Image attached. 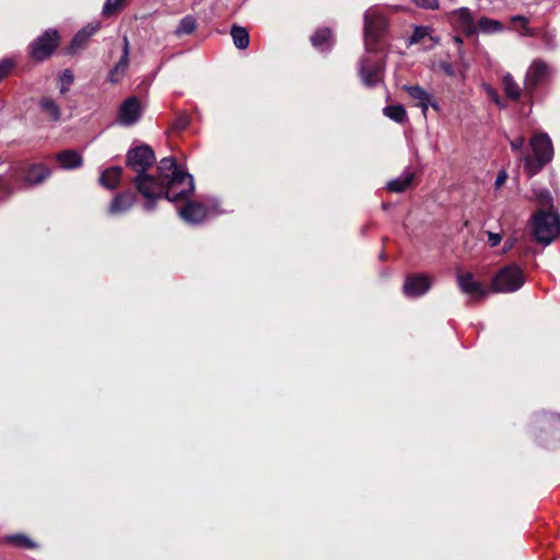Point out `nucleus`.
<instances>
[{
	"instance_id": "40",
	"label": "nucleus",
	"mask_w": 560,
	"mask_h": 560,
	"mask_svg": "<svg viewBox=\"0 0 560 560\" xmlns=\"http://www.w3.org/2000/svg\"><path fill=\"white\" fill-rule=\"evenodd\" d=\"M524 143H525V139L523 137H517L510 141L511 149L514 152H522Z\"/></svg>"
},
{
	"instance_id": "1",
	"label": "nucleus",
	"mask_w": 560,
	"mask_h": 560,
	"mask_svg": "<svg viewBox=\"0 0 560 560\" xmlns=\"http://www.w3.org/2000/svg\"><path fill=\"white\" fill-rule=\"evenodd\" d=\"M158 172L159 177L144 172L131 179L137 191L145 198L143 209L147 212H152L162 198L171 202L186 200L195 190L192 175L184 171L174 158H163L159 162Z\"/></svg>"
},
{
	"instance_id": "35",
	"label": "nucleus",
	"mask_w": 560,
	"mask_h": 560,
	"mask_svg": "<svg viewBox=\"0 0 560 560\" xmlns=\"http://www.w3.org/2000/svg\"><path fill=\"white\" fill-rule=\"evenodd\" d=\"M60 81V94H66L69 90V86L74 81V75L70 69H65L59 75Z\"/></svg>"
},
{
	"instance_id": "12",
	"label": "nucleus",
	"mask_w": 560,
	"mask_h": 560,
	"mask_svg": "<svg viewBox=\"0 0 560 560\" xmlns=\"http://www.w3.org/2000/svg\"><path fill=\"white\" fill-rule=\"evenodd\" d=\"M142 114L140 100L137 96H129L118 108L117 122L124 127H131L141 119Z\"/></svg>"
},
{
	"instance_id": "18",
	"label": "nucleus",
	"mask_w": 560,
	"mask_h": 560,
	"mask_svg": "<svg viewBox=\"0 0 560 560\" xmlns=\"http://www.w3.org/2000/svg\"><path fill=\"white\" fill-rule=\"evenodd\" d=\"M98 24H89L80 30L72 38L70 45L67 48L69 55L77 54L88 43L90 37L98 30Z\"/></svg>"
},
{
	"instance_id": "48",
	"label": "nucleus",
	"mask_w": 560,
	"mask_h": 560,
	"mask_svg": "<svg viewBox=\"0 0 560 560\" xmlns=\"http://www.w3.org/2000/svg\"><path fill=\"white\" fill-rule=\"evenodd\" d=\"M430 106H431L434 110H436V112H439V110H440V105H439V103H438L436 101H434V100H433V97H432V98H430Z\"/></svg>"
},
{
	"instance_id": "37",
	"label": "nucleus",
	"mask_w": 560,
	"mask_h": 560,
	"mask_svg": "<svg viewBox=\"0 0 560 560\" xmlns=\"http://www.w3.org/2000/svg\"><path fill=\"white\" fill-rule=\"evenodd\" d=\"M15 62L11 58L0 60V81L5 78L9 72L14 68Z\"/></svg>"
},
{
	"instance_id": "7",
	"label": "nucleus",
	"mask_w": 560,
	"mask_h": 560,
	"mask_svg": "<svg viewBox=\"0 0 560 560\" xmlns=\"http://www.w3.org/2000/svg\"><path fill=\"white\" fill-rule=\"evenodd\" d=\"M555 70L546 61L541 59H535L528 67L525 79L524 89L529 95H533L539 85L548 83Z\"/></svg>"
},
{
	"instance_id": "13",
	"label": "nucleus",
	"mask_w": 560,
	"mask_h": 560,
	"mask_svg": "<svg viewBox=\"0 0 560 560\" xmlns=\"http://www.w3.org/2000/svg\"><path fill=\"white\" fill-rule=\"evenodd\" d=\"M456 281L459 290L468 295L471 301L483 299L488 295V290L481 282L476 280L474 275L469 271L457 272Z\"/></svg>"
},
{
	"instance_id": "47",
	"label": "nucleus",
	"mask_w": 560,
	"mask_h": 560,
	"mask_svg": "<svg viewBox=\"0 0 560 560\" xmlns=\"http://www.w3.org/2000/svg\"><path fill=\"white\" fill-rule=\"evenodd\" d=\"M513 246H514V242L512 240L506 241L504 244L503 252L505 253V252L510 250Z\"/></svg>"
},
{
	"instance_id": "28",
	"label": "nucleus",
	"mask_w": 560,
	"mask_h": 560,
	"mask_svg": "<svg viewBox=\"0 0 560 560\" xmlns=\"http://www.w3.org/2000/svg\"><path fill=\"white\" fill-rule=\"evenodd\" d=\"M425 37H429L433 44H438L440 42L439 37L432 35V28L430 26H415L413 32L408 39V45L418 44Z\"/></svg>"
},
{
	"instance_id": "42",
	"label": "nucleus",
	"mask_w": 560,
	"mask_h": 560,
	"mask_svg": "<svg viewBox=\"0 0 560 560\" xmlns=\"http://www.w3.org/2000/svg\"><path fill=\"white\" fill-rule=\"evenodd\" d=\"M439 67L448 77H453L455 74L453 66L446 61H441Z\"/></svg>"
},
{
	"instance_id": "8",
	"label": "nucleus",
	"mask_w": 560,
	"mask_h": 560,
	"mask_svg": "<svg viewBox=\"0 0 560 560\" xmlns=\"http://www.w3.org/2000/svg\"><path fill=\"white\" fill-rule=\"evenodd\" d=\"M222 213L218 208V202L212 201L210 207H206L200 202H187L178 210L179 217L188 224L197 225L205 222L207 219Z\"/></svg>"
},
{
	"instance_id": "38",
	"label": "nucleus",
	"mask_w": 560,
	"mask_h": 560,
	"mask_svg": "<svg viewBox=\"0 0 560 560\" xmlns=\"http://www.w3.org/2000/svg\"><path fill=\"white\" fill-rule=\"evenodd\" d=\"M189 124L190 118L187 115L183 114L175 119L174 128L177 130H184L189 126Z\"/></svg>"
},
{
	"instance_id": "30",
	"label": "nucleus",
	"mask_w": 560,
	"mask_h": 560,
	"mask_svg": "<svg viewBox=\"0 0 560 560\" xmlns=\"http://www.w3.org/2000/svg\"><path fill=\"white\" fill-rule=\"evenodd\" d=\"M197 20L194 15L187 14L183 19H180L177 27L174 31V34L177 37L189 35L196 31Z\"/></svg>"
},
{
	"instance_id": "25",
	"label": "nucleus",
	"mask_w": 560,
	"mask_h": 560,
	"mask_svg": "<svg viewBox=\"0 0 560 560\" xmlns=\"http://www.w3.org/2000/svg\"><path fill=\"white\" fill-rule=\"evenodd\" d=\"M231 36L233 39V44L237 49L244 50L248 47L249 44V35L245 27L240 25H232L231 27Z\"/></svg>"
},
{
	"instance_id": "11",
	"label": "nucleus",
	"mask_w": 560,
	"mask_h": 560,
	"mask_svg": "<svg viewBox=\"0 0 560 560\" xmlns=\"http://www.w3.org/2000/svg\"><path fill=\"white\" fill-rule=\"evenodd\" d=\"M359 74L365 86H375L383 80L384 61L382 59L362 57L359 65Z\"/></svg>"
},
{
	"instance_id": "16",
	"label": "nucleus",
	"mask_w": 560,
	"mask_h": 560,
	"mask_svg": "<svg viewBox=\"0 0 560 560\" xmlns=\"http://www.w3.org/2000/svg\"><path fill=\"white\" fill-rule=\"evenodd\" d=\"M122 54L119 61L109 70L108 81L116 84L122 80L129 66L130 44L127 36L122 39Z\"/></svg>"
},
{
	"instance_id": "23",
	"label": "nucleus",
	"mask_w": 560,
	"mask_h": 560,
	"mask_svg": "<svg viewBox=\"0 0 560 560\" xmlns=\"http://www.w3.org/2000/svg\"><path fill=\"white\" fill-rule=\"evenodd\" d=\"M405 89L411 98L418 101V106L421 108L423 115L425 116L430 106V98H432V94L427 92L422 86L418 84L406 86Z\"/></svg>"
},
{
	"instance_id": "3",
	"label": "nucleus",
	"mask_w": 560,
	"mask_h": 560,
	"mask_svg": "<svg viewBox=\"0 0 560 560\" xmlns=\"http://www.w3.org/2000/svg\"><path fill=\"white\" fill-rule=\"evenodd\" d=\"M533 235L535 240L547 246L551 244L560 233V214L557 209H539L532 219Z\"/></svg>"
},
{
	"instance_id": "21",
	"label": "nucleus",
	"mask_w": 560,
	"mask_h": 560,
	"mask_svg": "<svg viewBox=\"0 0 560 560\" xmlns=\"http://www.w3.org/2000/svg\"><path fill=\"white\" fill-rule=\"evenodd\" d=\"M312 45L319 51H329L334 46L331 31L329 28H318L311 37Z\"/></svg>"
},
{
	"instance_id": "36",
	"label": "nucleus",
	"mask_w": 560,
	"mask_h": 560,
	"mask_svg": "<svg viewBox=\"0 0 560 560\" xmlns=\"http://www.w3.org/2000/svg\"><path fill=\"white\" fill-rule=\"evenodd\" d=\"M126 0H106L103 7V14L110 15L117 11Z\"/></svg>"
},
{
	"instance_id": "20",
	"label": "nucleus",
	"mask_w": 560,
	"mask_h": 560,
	"mask_svg": "<svg viewBox=\"0 0 560 560\" xmlns=\"http://www.w3.org/2000/svg\"><path fill=\"white\" fill-rule=\"evenodd\" d=\"M452 14L457 18V25L466 35H474L476 33L474 16L468 8H459L453 11Z\"/></svg>"
},
{
	"instance_id": "2",
	"label": "nucleus",
	"mask_w": 560,
	"mask_h": 560,
	"mask_svg": "<svg viewBox=\"0 0 560 560\" xmlns=\"http://www.w3.org/2000/svg\"><path fill=\"white\" fill-rule=\"evenodd\" d=\"M529 145L533 155L522 154L520 161L524 164L528 177H533L552 161L555 151L552 141L546 132L535 133L529 140Z\"/></svg>"
},
{
	"instance_id": "5",
	"label": "nucleus",
	"mask_w": 560,
	"mask_h": 560,
	"mask_svg": "<svg viewBox=\"0 0 560 560\" xmlns=\"http://www.w3.org/2000/svg\"><path fill=\"white\" fill-rule=\"evenodd\" d=\"M525 283L524 271L515 264L501 268L492 279V289L499 293L518 291Z\"/></svg>"
},
{
	"instance_id": "44",
	"label": "nucleus",
	"mask_w": 560,
	"mask_h": 560,
	"mask_svg": "<svg viewBox=\"0 0 560 560\" xmlns=\"http://www.w3.org/2000/svg\"><path fill=\"white\" fill-rule=\"evenodd\" d=\"M487 92H488V95H489V97L491 98V101L493 103H495L497 105L503 107V104L501 102V97L499 96V94L492 88H487Z\"/></svg>"
},
{
	"instance_id": "9",
	"label": "nucleus",
	"mask_w": 560,
	"mask_h": 560,
	"mask_svg": "<svg viewBox=\"0 0 560 560\" xmlns=\"http://www.w3.org/2000/svg\"><path fill=\"white\" fill-rule=\"evenodd\" d=\"M155 154L150 145L141 144L127 152L126 166L137 174L148 172L154 164Z\"/></svg>"
},
{
	"instance_id": "24",
	"label": "nucleus",
	"mask_w": 560,
	"mask_h": 560,
	"mask_svg": "<svg viewBox=\"0 0 560 560\" xmlns=\"http://www.w3.org/2000/svg\"><path fill=\"white\" fill-rule=\"evenodd\" d=\"M11 172V166L7 161L0 158V201L9 198L13 189L8 183V178H4Z\"/></svg>"
},
{
	"instance_id": "45",
	"label": "nucleus",
	"mask_w": 560,
	"mask_h": 560,
	"mask_svg": "<svg viewBox=\"0 0 560 560\" xmlns=\"http://www.w3.org/2000/svg\"><path fill=\"white\" fill-rule=\"evenodd\" d=\"M454 42L456 43V45H457V46H458V48H459V49H458V55H459V57H463L464 51H463V49H462V45H463V39H462V37H459V36H454Z\"/></svg>"
},
{
	"instance_id": "26",
	"label": "nucleus",
	"mask_w": 560,
	"mask_h": 560,
	"mask_svg": "<svg viewBox=\"0 0 560 560\" xmlns=\"http://www.w3.org/2000/svg\"><path fill=\"white\" fill-rule=\"evenodd\" d=\"M413 173L406 172L398 176L397 178L389 180L387 183V189L393 192H402L411 185Z\"/></svg>"
},
{
	"instance_id": "22",
	"label": "nucleus",
	"mask_w": 560,
	"mask_h": 560,
	"mask_svg": "<svg viewBox=\"0 0 560 560\" xmlns=\"http://www.w3.org/2000/svg\"><path fill=\"white\" fill-rule=\"evenodd\" d=\"M121 175L122 168L120 166H112L101 173L98 183L103 187L113 190L118 186Z\"/></svg>"
},
{
	"instance_id": "41",
	"label": "nucleus",
	"mask_w": 560,
	"mask_h": 560,
	"mask_svg": "<svg viewBox=\"0 0 560 560\" xmlns=\"http://www.w3.org/2000/svg\"><path fill=\"white\" fill-rule=\"evenodd\" d=\"M487 235H488V243H489L490 247L498 246L502 240V236L499 233L487 232Z\"/></svg>"
},
{
	"instance_id": "39",
	"label": "nucleus",
	"mask_w": 560,
	"mask_h": 560,
	"mask_svg": "<svg viewBox=\"0 0 560 560\" xmlns=\"http://www.w3.org/2000/svg\"><path fill=\"white\" fill-rule=\"evenodd\" d=\"M419 8L434 10L439 8V0H413Z\"/></svg>"
},
{
	"instance_id": "34",
	"label": "nucleus",
	"mask_w": 560,
	"mask_h": 560,
	"mask_svg": "<svg viewBox=\"0 0 560 560\" xmlns=\"http://www.w3.org/2000/svg\"><path fill=\"white\" fill-rule=\"evenodd\" d=\"M479 30L485 34H494L503 31V25L497 20L482 16L478 21Z\"/></svg>"
},
{
	"instance_id": "46",
	"label": "nucleus",
	"mask_w": 560,
	"mask_h": 560,
	"mask_svg": "<svg viewBox=\"0 0 560 560\" xmlns=\"http://www.w3.org/2000/svg\"><path fill=\"white\" fill-rule=\"evenodd\" d=\"M512 22H522L524 25L527 24V19L523 15H514L511 18Z\"/></svg>"
},
{
	"instance_id": "33",
	"label": "nucleus",
	"mask_w": 560,
	"mask_h": 560,
	"mask_svg": "<svg viewBox=\"0 0 560 560\" xmlns=\"http://www.w3.org/2000/svg\"><path fill=\"white\" fill-rule=\"evenodd\" d=\"M383 114L398 124H401L407 119V112L400 104L385 106L383 108Z\"/></svg>"
},
{
	"instance_id": "31",
	"label": "nucleus",
	"mask_w": 560,
	"mask_h": 560,
	"mask_svg": "<svg viewBox=\"0 0 560 560\" xmlns=\"http://www.w3.org/2000/svg\"><path fill=\"white\" fill-rule=\"evenodd\" d=\"M534 198L539 206V209L551 210L556 209L553 206V198L547 188H535Z\"/></svg>"
},
{
	"instance_id": "6",
	"label": "nucleus",
	"mask_w": 560,
	"mask_h": 560,
	"mask_svg": "<svg viewBox=\"0 0 560 560\" xmlns=\"http://www.w3.org/2000/svg\"><path fill=\"white\" fill-rule=\"evenodd\" d=\"M386 28L385 18L376 9L370 8L364 13V46L366 52L377 51V40Z\"/></svg>"
},
{
	"instance_id": "27",
	"label": "nucleus",
	"mask_w": 560,
	"mask_h": 560,
	"mask_svg": "<svg viewBox=\"0 0 560 560\" xmlns=\"http://www.w3.org/2000/svg\"><path fill=\"white\" fill-rule=\"evenodd\" d=\"M39 107L51 121H59L61 117V110L58 104L50 97H43L39 102Z\"/></svg>"
},
{
	"instance_id": "32",
	"label": "nucleus",
	"mask_w": 560,
	"mask_h": 560,
	"mask_svg": "<svg viewBox=\"0 0 560 560\" xmlns=\"http://www.w3.org/2000/svg\"><path fill=\"white\" fill-rule=\"evenodd\" d=\"M502 85H503L504 93L506 94V96L509 98H511L513 101H516L520 98L521 89H520L518 84L515 82L512 74H510V73L504 74V77L502 79Z\"/></svg>"
},
{
	"instance_id": "15",
	"label": "nucleus",
	"mask_w": 560,
	"mask_h": 560,
	"mask_svg": "<svg viewBox=\"0 0 560 560\" xmlns=\"http://www.w3.org/2000/svg\"><path fill=\"white\" fill-rule=\"evenodd\" d=\"M535 430L550 434L553 440L560 442V415L540 412L535 416Z\"/></svg>"
},
{
	"instance_id": "29",
	"label": "nucleus",
	"mask_w": 560,
	"mask_h": 560,
	"mask_svg": "<svg viewBox=\"0 0 560 560\" xmlns=\"http://www.w3.org/2000/svg\"><path fill=\"white\" fill-rule=\"evenodd\" d=\"M4 542L24 548V549H36L38 545L24 534H13L3 538Z\"/></svg>"
},
{
	"instance_id": "14",
	"label": "nucleus",
	"mask_w": 560,
	"mask_h": 560,
	"mask_svg": "<svg viewBox=\"0 0 560 560\" xmlns=\"http://www.w3.org/2000/svg\"><path fill=\"white\" fill-rule=\"evenodd\" d=\"M432 287V278L423 275H410L406 277L402 285L404 294L408 298H419L430 291Z\"/></svg>"
},
{
	"instance_id": "4",
	"label": "nucleus",
	"mask_w": 560,
	"mask_h": 560,
	"mask_svg": "<svg viewBox=\"0 0 560 560\" xmlns=\"http://www.w3.org/2000/svg\"><path fill=\"white\" fill-rule=\"evenodd\" d=\"M8 164L11 166V172L5 175L4 178H8V183L12 189V183L16 182L20 177L23 179L26 187H33L42 184L51 175L50 168L40 163L21 166H13L10 163Z\"/></svg>"
},
{
	"instance_id": "43",
	"label": "nucleus",
	"mask_w": 560,
	"mask_h": 560,
	"mask_svg": "<svg viewBox=\"0 0 560 560\" xmlns=\"http://www.w3.org/2000/svg\"><path fill=\"white\" fill-rule=\"evenodd\" d=\"M508 179V173L506 171L502 170L499 172V174L497 175V178H495V182H494V186L497 189H499Z\"/></svg>"
},
{
	"instance_id": "17",
	"label": "nucleus",
	"mask_w": 560,
	"mask_h": 560,
	"mask_svg": "<svg viewBox=\"0 0 560 560\" xmlns=\"http://www.w3.org/2000/svg\"><path fill=\"white\" fill-rule=\"evenodd\" d=\"M137 197L131 191H124L117 194L108 206V213L110 215H120L129 211L136 203Z\"/></svg>"
},
{
	"instance_id": "19",
	"label": "nucleus",
	"mask_w": 560,
	"mask_h": 560,
	"mask_svg": "<svg viewBox=\"0 0 560 560\" xmlns=\"http://www.w3.org/2000/svg\"><path fill=\"white\" fill-rule=\"evenodd\" d=\"M56 161L60 168L71 171L83 164L82 155L75 150H63L57 153Z\"/></svg>"
},
{
	"instance_id": "10",
	"label": "nucleus",
	"mask_w": 560,
	"mask_h": 560,
	"mask_svg": "<svg viewBox=\"0 0 560 560\" xmlns=\"http://www.w3.org/2000/svg\"><path fill=\"white\" fill-rule=\"evenodd\" d=\"M58 43L59 34L57 30H47L31 43L30 55L34 60L43 61L55 51Z\"/></svg>"
}]
</instances>
